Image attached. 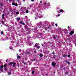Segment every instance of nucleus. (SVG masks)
<instances>
[{
	"label": "nucleus",
	"mask_w": 76,
	"mask_h": 76,
	"mask_svg": "<svg viewBox=\"0 0 76 76\" xmlns=\"http://www.w3.org/2000/svg\"><path fill=\"white\" fill-rule=\"evenodd\" d=\"M12 4L13 6H15V2L12 3Z\"/></svg>",
	"instance_id": "obj_16"
},
{
	"label": "nucleus",
	"mask_w": 76,
	"mask_h": 76,
	"mask_svg": "<svg viewBox=\"0 0 76 76\" xmlns=\"http://www.w3.org/2000/svg\"><path fill=\"white\" fill-rule=\"evenodd\" d=\"M70 57V54H69L68 55V57Z\"/></svg>",
	"instance_id": "obj_38"
},
{
	"label": "nucleus",
	"mask_w": 76,
	"mask_h": 76,
	"mask_svg": "<svg viewBox=\"0 0 76 76\" xmlns=\"http://www.w3.org/2000/svg\"><path fill=\"white\" fill-rule=\"evenodd\" d=\"M56 73V72H53V73Z\"/></svg>",
	"instance_id": "obj_55"
},
{
	"label": "nucleus",
	"mask_w": 76,
	"mask_h": 76,
	"mask_svg": "<svg viewBox=\"0 0 76 76\" xmlns=\"http://www.w3.org/2000/svg\"><path fill=\"white\" fill-rule=\"evenodd\" d=\"M11 72H8V75H11Z\"/></svg>",
	"instance_id": "obj_17"
},
{
	"label": "nucleus",
	"mask_w": 76,
	"mask_h": 76,
	"mask_svg": "<svg viewBox=\"0 0 76 76\" xmlns=\"http://www.w3.org/2000/svg\"><path fill=\"white\" fill-rule=\"evenodd\" d=\"M6 1H8V0H6Z\"/></svg>",
	"instance_id": "obj_58"
},
{
	"label": "nucleus",
	"mask_w": 76,
	"mask_h": 76,
	"mask_svg": "<svg viewBox=\"0 0 76 76\" xmlns=\"http://www.w3.org/2000/svg\"><path fill=\"white\" fill-rule=\"evenodd\" d=\"M31 53V51L29 50L28 52H27V53Z\"/></svg>",
	"instance_id": "obj_36"
},
{
	"label": "nucleus",
	"mask_w": 76,
	"mask_h": 76,
	"mask_svg": "<svg viewBox=\"0 0 76 76\" xmlns=\"http://www.w3.org/2000/svg\"><path fill=\"white\" fill-rule=\"evenodd\" d=\"M38 46V44L36 43L34 46V47H37Z\"/></svg>",
	"instance_id": "obj_13"
},
{
	"label": "nucleus",
	"mask_w": 76,
	"mask_h": 76,
	"mask_svg": "<svg viewBox=\"0 0 76 76\" xmlns=\"http://www.w3.org/2000/svg\"><path fill=\"white\" fill-rule=\"evenodd\" d=\"M56 66H57V67H58V65H56Z\"/></svg>",
	"instance_id": "obj_54"
},
{
	"label": "nucleus",
	"mask_w": 76,
	"mask_h": 76,
	"mask_svg": "<svg viewBox=\"0 0 76 76\" xmlns=\"http://www.w3.org/2000/svg\"><path fill=\"white\" fill-rule=\"evenodd\" d=\"M19 51L20 52H21V51H22V50H19Z\"/></svg>",
	"instance_id": "obj_41"
},
{
	"label": "nucleus",
	"mask_w": 76,
	"mask_h": 76,
	"mask_svg": "<svg viewBox=\"0 0 76 76\" xmlns=\"http://www.w3.org/2000/svg\"><path fill=\"white\" fill-rule=\"evenodd\" d=\"M57 12H58V13H60V11H58Z\"/></svg>",
	"instance_id": "obj_47"
},
{
	"label": "nucleus",
	"mask_w": 76,
	"mask_h": 76,
	"mask_svg": "<svg viewBox=\"0 0 76 76\" xmlns=\"http://www.w3.org/2000/svg\"><path fill=\"white\" fill-rule=\"evenodd\" d=\"M15 0H13V1H15Z\"/></svg>",
	"instance_id": "obj_61"
},
{
	"label": "nucleus",
	"mask_w": 76,
	"mask_h": 76,
	"mask_svg": "<svg viewBox=\"0 0 76 76\" xmlns=\"http://www.w3.org/2000/svg\"><path fill=\"white\" fill-rule=\"evenodd\" d=\"M47 4H48V3H45V5H47Z\"/></svg>",
	"instance_id": "obj_45"
},
{
	"label": "nucleus",
	"mask_w": 76,
	"mask_h": 76,
	"mask_svg": "<svg viewBox=\"0 0 76 76\" xmlns=\"http://www.w3.org/2000/svg\"><path fill=\"white\" fill-rule=\"evenodd\" d=\"M52 54H53V55H54V54H55V53H54V51H53L52 53Z\"/></svg>",
	"instance_id": "obj_23"
},
{
	"label": "nucleus",
	"mask_w": 76,
	"mask_h": 76,
	"mask_svg": "<svg viewBox=\"0 0 76 76\" xmlns=\"http://www.w3.org/2000/svg\"><path fill=\"white\" fill-rule=\"evenodd\" d=\"M13 65H12L13 66H15V65L16 64V63H15V62H13Z\"/></svg>",
	"instance_id": "obj_14"
},
{
	"label": "nucleus",
	"mask_w": 76,
	"mask_h": 76,
	"mask_svg": "<svg viewBox=\"0 0 76 76\" xmlns=\"http://www.w3.org/2000/svg\"><path fill=\"white\" fill-rule=\"evenodd\" d=\"M25 28H28V26L26 25L25 26Z\"/></svg>",
	"instance_id": "obj_32"
},
{
	"label": "nucleus",
	"mask_w": 76,
	"mask_h": 76,
	"mask_svg": "<svg viewBox=\"0 0 76 76\" xmlns=\"http://www.w3.org/2000/svg\"><path fill=\"white\" fill-rule=\"evenodd\" d=\"M6 38H8V37H7Z\"/></svg>",
	"instance_id": "obj_56"
},
{
	"label": "nucleus",
	"mask_w": 76,
	"mask_h": 76,
	"mask_svg": "<svg viewBox=\"0 0 76 76\" xmlns=\"http://www.w3.org/2000/svg\"><path fill=\"white\" fill-rule=\"evenodd\" d=\"M65 74H66V75H67L68 74V72L67 71L66 72H65Z\"/></svg>",
	"instance_id": "obj_25"
},
{
	"label": "nucleus",
	"mask_w": 76,
	"mask_h": 76,
	"mask_svg": "<svg viewBox=\"0 0 76 76\" xmlns=\"http://www.w3.org/2000/svg\"><path fill=\"white\" fill-rule=\"evenodd\" d=\"M23 1H25V0H23Z\"/></svg>",
	"instance_id": "obj_57"
},
{
	"label": "nucleus",
	"mask_w": 76,
	"mask_h": 76,
	"mask_svg": "<svg viewBox=\"0 0 76 76\" xmlns=\"http://www.w3.org/2000/svg\"><path fill=\"white\" fill-rule=\"evenodd\" d=\"M0 5L1 6H3V3H1Z\"/></svg>",
	"instance_id": "obj_20"
},
{
	"label": "nucleus",
	"mask_w": 76,
	"mask_h": 76,
	"mask_svg": "<svg viewBox=\"0 0 76 76\" xmlns=\"http://www.w3.org/2000/svg\"><path fill=\"white\" fill-rule=\"evenodd\" d=\"M25 19H27V18H28V16H25Z\"/></svg>",
	"instance_id": "obj_35"
},
{
	"label": "nucleus",
	"mask_w": 76,
	"mask_h": 76,
	"mask_svg": "<svg viewBox=\"0 0 76 76\" xmlns=\"http://www.w3.org/2000/svg\"><path fill=\"white\" fill-rule=\"evenodd\" d=\"M18 67H19V65H18Z\"/></svg>",
	"instance_id": "obj_59"
},
{
	"label": "nucleus",
	"mask_w": 76,
	"mask_h": 76,
	"mask_svg": "<svg viewBox=\"0 0 76 76\" xmlns=\"http://www.w3.org/2000/svg\"><path fill=\"white\" fill-rule=\"evenodd\" d=\"M52 26H53V25Z\"/></svg>",
	"instance_id": "obj_60"
},
{
	"label": "nucleus",
	"mask_w": 76,
	"mask_h": 76,
	"mask_svg": "<svg viewBox=\"0 0 76 76\" xmlns=\"http://www.w3.org/2000/svg\"><path fill=\"white\" fill-rule=\"evenodd\" d=\"M28 37V39H30V38H31V37Z\"/></svg>",
	"instance_id": "obj_49"
},
{
	"label": "nucleus",
	"mask_w": 76,
	"mask_h": 76,
	"mask_svg": "<svg viewBox=\"0 0 76 76\" xmlns=\"http://www.w3.org/2000/svg\"><path fill=\"white\" fill-rule=\"evenodd\" d=\"M61 67H62V68H63L64 67V65H61Z\"/></svg>",
	"instance_id": "obj_31"
},
{
	"label": "nucleus",
	"mask_w": 76,
	"mask_h": 76,
	"mask_svg": "<svg viewBox=\"0 0 76 76\" xmlns=\"http://www.w3.org/2000/svg\"><path fill=\"white\" fill-rule=\"evenodd\" d=\"M60 16V14H58V16Z\"/></svg>",
	"instance_id": "obj_48"
},
{
	"label": "nucleus",
	"mask_w": 76,
	"mask_h": 76,
	"mask_svg": "<svg viewBox=\"0 0 76 76\" xmlns=\"http://www.w3.org/2000/svg\"><path fill=\"white\" fill-rule=\"evenodd\" d=\"M16 19H17L19 21V20H20V18H16Z\"/></svg>",
	"instance_id": "obj_30"
},
{
	"label": "nucleus",
	"mask_w": 76,
	"mask_h": 76,
	"mask_svg": "<svg viewBox=\"0 0 76 76\" xmlns=\"http://www.w3.org/2000/svg\"><path fill=\"white\" fill-rule=\"evenodd\" d=\"M66 61L67 62V63L68 64H70V62L68 61H67V60H66Z\"/></svg>",
	"instance_id": "obj_19"
},
{
	"label": "nucleus",
	"mask_w": 76,
	"mask_h": 76,
	"mask_svg": "<svg viewBox=\"0 0 76 76\" xmlns=\"http://www.w3.org/2000/svg\"><path fill=\"white\" fill-rule=\"evenodd\" d=\"M3 65L1 66V67H0L1 69H3Z\"/></svg>",
	"instance_id": "obj_24"
},
{
	"label": "nucleus",
	"mask_w": 76,
	"mask_h": 76,
	"mask_svg": "<svg viewBox=\"0 0 76 76\" xmlns=\"http://www.w3.org/2000/svg\"><path fill=\"white\" fill-rule=\"evenodd\" d=\"M60 12H63V10H60Z\"/></svg>",
	"instance_id": "obj_18"
},
{
	"label": "nucleus",
	"mask_w": 76,
	"mask_h": 76,
	"mask_svg": "<svg viewBox=\"0 0 76 76\" xmlns=\"http://www.w3.org/2000/svg\"><path fill=\"white\" fill-rule=\"evenodd\" d=\"M55 25H56V27H57L58 26L57 25V23H56V24H55Z\"/></svg>",
	"instance_id": "obj_40"
},
{
	"label": "nucleus",
	"mask_w": 76,
	"mask_h": 76,
	"mask_svg": "<svg viewBox=\"0 0 76 76\" xmlns=\"http://www.w3.org/2000/svg\"><path fill=\"white\" fill-rule=\"evenodd\" d=\"M46 6H50V4L48 3L47 5H46Z\"/></svg>",
	"instance_id": "obj_37"
},
{
	"label": "nucleus",
	"mask_w": 76,
	"mask_h": 76,
	"mask_svg": "<svg viewBox=\"0 0 76 76\" xmlns=\"http://www.w3.org/2000/svg\"><path fill=\"white\" fill-rule=\"evenodd\" d=\"M57 37H58L57 36H55V35H52V38H53V39H57H57H57Z\"/></svg>",
	"instance_id": "obj_1"
},
{
	"label": "nucleus",
	"mask_w": 76,
	"mask_h": 76,
	"mask_svg": "<svg viewBox=\"0 0 76 76\" xmlns=\"http://www.w3.org/2000/svg\"><path fill=\"white\" fill-rule=\"evenodd\" d=\"M42 45V46L44 47H45V45H46V44L44 43H43L42 44H41Z\"/></svg>",
	"instance_id": "obj_7"
},
{
	"label": "nucleus",
	"mask_w": 76,
	"mask_h": 76,
	"mask_svg": "<svg viewBox=\"0 0 76 76\" xmlns=\"http://www.w3.org/2000/svg\"><path fill=\"white\" fill-rule=\"evenodd\" d=\"M67 54H64L63 55H62V56L63 57H67Z\"/></svg>",
	"instance_id": "obj_5"
},
{
	"label": "nucleus",
	"mask_w": 76,
	"mask_h": 76,
	"mask_svg": "<svg viewBox=\"0 0 76 76\" xmlns=\"http://www.w3.org/2000/svg\"><path fill=\"white\" fill-rule=\"evenodd\" d=\"M37 48H38V49H39V48H40V46H37Z\"/></svg>",
	"instance_id": "obj_22"
},
{
	"label": "nucleus",
	"mask_w": 76,
	"mask_h": 76,
	"mask_svg": "<svg viewBox=\"0 0 76 76\" xmlns=\"http://www.w3.org/2000/svg\"><path fill=\"white\" fill-rule=\"evenodd\" d=\"M9 1H13V0H9Z\"/></svg>",
	"instance_id": "obj_53"
},
{
	"label": "nucleus",
	"mask_w": 76,
	"mask_h": 76,
	"mask_svg": "<svg viewBox=\"0 0 76 76\" xmlns=\"http://www.w3.org/2000/svg\"><path fill=\"white\" fill-rule=\"evenodd\" d=\"M24 65H26V63L25 62L24 63Z\"/></svg>",
	"instance_id": "obj_42"
},
{
	"label": "nucleus",
	"mask_w": 76,
	"mask_h": 76,
	"mask_svg": "<svg viewBox=\"0 0 76 76\" xmlns=\"http://www.w3.org/2000/svg\"><path fill=\"white\" fill-rule=\"evenodd\" d=\"M7 60H8V59H7V60H6V62H7Z\"/></svg>",
	"instance_id": "obj_52"
},
{
	"label": "nucleus",
	"mask_w": 76,
	"mask_h": 76,
	"mask_svg": "<svg viewBox=\"0 0 76 76\" xmlns=\"http://www.w3.org/2000/svg\"><path fill=\"white\" fill-rule=\"evenodd\" d=\"M39 56H40V57H43V54L42 53H40L39 54Z\"/></svg>",
	"instance_id": "obj_9"
},
{
	"label": "nucleus",
	"mask_w": 76,
	"mask_h": 76,
	"mask_svg": "<svg viewBox=\"0 0 76 76\" xmlns=\"http://www.w3.org/2000/svg\"><path fill=\"white\" fill-rule=\"evenodd\" d=\"M20 24H21V25H25V23H23V22H22V21H20Z\"/></svg>",
	"instance_id": "obj_6"
},
{
	"label": "nucleus",
	"mask_w": 76,
	"mask_h": 76,
	"mask_svg": "<svg viewBox=\"0 0 76 76\" xmlns=\"http://www.w3.org/2000/svg\"><path fill=\"white\" fill-rule=\"evenodd\" d=\"M39 28H42V24H39Z\"/></svg>",
	"instance_id": "obj_11"
},
{
	"label": "nucleus",
	"mask_w": 76,
	"mask_h": 76,
	"mask_svg": "<svg viewBox=\"0 0 76 76\" xmlns=\"http://www.w3.org/2000/svg\"><path fill=\"white\" fill-rule=\"evenodd\" d=\"M68 28H69V26H68Z\"/></svg>",
	"instance_id": "obj_62"
},
{
	"label": "nucleus",
	"mask_w": 76,
	"mask_h": 76,
	"mask_svg": "<svg viewBox=\"0 0 76 76\" xmlns=\"http://www.w3.org/2000/svg\"><path fill=\"white\" fill-rule=\"evenodd\" d=\"M68 39L69 40V39Z\"/></svg>",
	"instance_id": "obj_63"
},
{
	"label": "nucleus",
	"mask_w": 76,
	"mask_h": 76,
	"mask_svg": "<svg viewBox=\"0 0 76 76\" xmlns=\"http://www.w3.org/2000/svg\"><path fill=\"white\" fill-rule=\"evenodd\" d=\"M34 53L35 54L36 53H37V51L36 50H34Z\"/></svg>",
	"instance_id": "obj_39"
},
{
	"label": "nucleus",
	"mask_w": 76,
	"mask_h": 76,
	"mask_svg": "<svg viewBox=\"0 0 76 76\" xmlns=\"http://www.w3.org/2000/svg\"><path fill=\"white\" fill-rule=\"evenodd\" d=\"M12 64H13V62H11L9 63V65L10 66L12 65Z\"/></svg>",
	"instance_id": "obj_10"
},
{
	"label": "nucleus",
	"mask_w": 76,
	"mask_h": 76,
	"mask_svg": "<svg viewBox=\"0 0 76 76\" xmlns=\"http://www.w3.org/2000/svg\"><path fill=\"white\" fill-rule=\"evenodd\" d=\"M3 34V31H1V34Z\"/></svg>",
	"instance_id": "obj_44"
},
{
	"label": "nucleus",
	"mask_w": 76,
	"mask_h": 76,
	"mask_svg": "<svg viewBox=\"0 0 76 76\" xmlns=\"http://www.w3.org/2000/svg\"><path fill=\"white\" fill-rule=\"evenodd\" d=\"M0 72H3V70L1 68L0 69Z\"/></svg>",
	"instance_id": "obj_12"
},
{
	"label": "nucleus",
	"mask_w": 76,
	"mask_h": 76,
	"mask_svg": "<svg viewBox=\"0 0 76 76\" xmlns=\"http://www.w3.org/2000/svg\"><path fill=\"white\" fill-rule=\"evenodd\" d=\"M31 1H34V0H31Z\"/></svg>",
	"instance_id": "obj_50"
},
{
	"label": "nucleus",
	"mask_w": 76,
	"mask_h": 76,
	"mask_svg": "<svg viewBox=\"0 0 76 76\" xmlns=\"http://www.w3.org/2000/svg\"><path fill=\"white\" fill-rule=\"evenodd\" d=\"M18 4L17 3H15V6H18Z\"/></svg>",
	"instance_id": "obj_33"
},
{
	"label": "nucleus",
	"mask_w": 76,
	"mask_h": 76,
	"mask_svg": "<svg viewBox=\"0 0 76 76\" xmlns=\"http://www.w3.org/2000/svg\"><path fill=\"white\" fill-rule=\"evenodd\" d=\"M1 23H2V25H4V21H2L1 22Z\"/></svg>",
	"instance_id": "obj_26"
},
{
	"label": "nucleus",
	"mask_w": 76,
	"mask_h": 76,
	"mask_svg": "<svg viewBox=\"0 0 76 76\" xmlns=\"http://www.w3.org/2000/svg\"><path fill=\"white\" fill-rule=\"evenodd\" d=\"M1 26H2V25H1Z\"/></svg>",
	"instance_id": "obj_64"
},
{
	"label": "nucleus",
	"mask_w": 76,
	"mask_h": 76,
	"mask_svg": "<svg viewBox=\"0 0 76 76\" xmlns=\"http://www.w3.org/2000/svg\"><path fill=\"white\" fill-rule=\"evenodd\" d=\"M16 15H19V12H16Z\"/></svg>",
	"instance_id": "obj_28"
},
{
	"label": "nucleus",
	"mask_w": 76,
	"mask_h": 76,
	"mask_svg": "<svg viewBox=\"0 0 76 76\" xmlns=\"http://www.w3.org/2000/svg\"><path fill=\"white\" fill-rule=\"evenodd\" d=\"M17 58H20V56H17Z\"/></svg>",
	"instance_id": "obj_27"
},
{
	"label": "nucleus",
	"mask_w": 76,
	"mask_h": 76,
	"mask_svg": "<svg viewBox=\"0 0 76 76\" xmlns=\"http://www.w3.org/2000/svg\"><path fill=\"white\" fill-rule=\"evenodd\" d=\"M38 17H39V16H38V14H36L35 15V19H37V18H38Z\"/></svg>",
	"instance_id": "obj_2"
},
{
	"label": "nucleus",
	"mask_w": 76,
	"mask_h": 76,
	"mask_svg": "<svg viewBox=\"0 0 76 76\" xmlns=\"http://www.w3.org/2000/svg\"><path fill=\"white\" fill-rule=\"evenodd\" d=\"M34 73H35V71H33L32 72V74H34Z\"/></svg>",
	"instance_id": "obj_34"
},
{
	"label": "nucleus",
	"mask_w": 76,
	"mask_h": 76,
	"mask_svg": "<svg viewBox=\"0 0 76 76\" xmlns=\"http://www.w3.org/2000/svg\"><path fill=\"white\" fill-rule=\"evenodd\" d=\"M42 3V1H40V3Z\"/></svg>",
	"instance_id": "obj_51"
},
{
	"label": "nucleus",
	"mask_w": 76,
	"mask_h": 76,
	"mask_svg": "<svg viewBox=\"0 0 76 76\" xmlns=\"http://www.w3.org/2000/svg\"><path fill=\"white\" fill-rule=\"evenodd\" d=\"M74 34V31H72L70 32L69 34V35H73V34Z\"/></svg>",
	"instance_id": "obj_4"
},
{
	"label": "nucleus",
	"mask_w": 76,
	"mask_h": 76,
	"mask_svg": "<svg viewBox=\"0 0 76 76\" xmlns=\"http://www.w3.org/2000/svg\"><path fill=\"white\" fill-rule=\"evenodd\" d=\"M56 63H55V62L52 63V65L54 66V67H55V66H56Z\"/></svg>",
	"instance_id": "obj_3"
},
{
	"label": "nucleus",
	"mask_w": 76,
	"mask_h": 76,
	"mask_svg": "<svg viewBox=\"0 0 76 76\" xmlns=\"http://www.w3.org/2000/svg\"><path fill=\"white\" fill-rule=\"evenodd\" d=\"M35 60H36V58H34L31 61H35Z\"/></svg>",
	"instance_id": "obj_15"
},
{
	"label": "nucleus",
	"mask_w": 76,
	"mask_h": 76,
	"mask_svg": "<svg viewBox=\"0 0 76 76\" xmlns=\"http://www.w3.org/2000/svg\"><path fill=\"white\" fill-rule=\"evenodd\" d=\"M4 14H2V19H4Z\"/></svg>",
	"instance_id": "obj_8"
},
{
	"label": "nucleus",
	"mask_w": 76,
	"mask_h": 76,
	"mask_svg": "<svg viewBox=\"0 0 76 76\" xmlns=\"http://www.w3.org/2000/svg\"><path fill=\"white\" fill-rule=\"evenodd\" d=\"M29 12V11L28 10H26V13H28Z\"/></svg>",
	"instance_id": "obj_21"
},
{
	"label": "nucleus",
	"mask_w": 76,
	"mask_h": 76,
	"mask_svg": "<svg viewBox=\"0 0 76 76\" xmlns=\"http://www.w3.org/2000/svg\"><path fill=\"white\" fill-rule=\"evenodd\" d=\"M4 70H5V71H6L7 70V68H5L4 69Z\"/></svg>",
	"instance_id": "obj_43"
},
{
	"label": "nucleus",
	"mask_w": 76,
	"mask_h": 76,
	"mask_svg": "<svg viewBox=\"0 0 76 76\" xmlns=\"http://www.w3.org/2000/svg\"><path fill=\"white\" fill-rule=\"evenodd\" d=\"M3 66H4V67H6V66H7V64H6L5 65H4Z\"/></svg>",
	"instance_id": "obj_29"
},
{
	"label": "nucleus",
	"mask_w": 76,
	"mask_h": 76,
	"mask_svg": "<svg viewBox=\"0 0 76 76\" xmlns=\"http://www.w3.org/2000/svg\"><path fill=\"white\" fill-rule=\"evenodd\" d=\"M40 25H41V23H42V22H39Z\"/></svg>",
	"instance_id": "obj_46"
}]
</instances>
